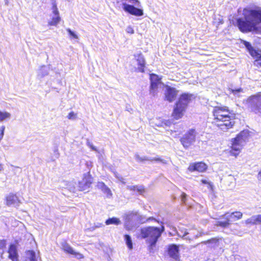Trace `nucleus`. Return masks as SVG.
<instances>
[{"instance_id": "obj_1", "label": "nucleus", "mask_w": 261, "mask_h": 261, "mask_svg": "<svg viewBox=\"0 0 261 261\" xmlns=\"http://www.w3.org/2000/svg\"><path fill=\"white\" fill-rule=\"evenodd\" d=\"M244 18H238L236 20V26L243 33L249 32L259 33L261 23V8L255 6L254 8H244L243 11Z\"/></svg>"}, {"instance_id": "obj_2", "label": "nucleus", "mask_w": 261, "mask_h": 261, "mask_svg": "<svg viewBox=\"0 0 261 261\" xmlns=\"http://www.w3.org/2000/svg\"><path fill=\"white\" fill-rule=\"evenodd\" d=\"M212 114L213 123L219 129L227 130L234 126L236 115L227 106H214Z\"/></svg>"}, {"instance_id": "obj_3", "label": "nucleus", "mask_w": 261, "mask_h": 261, "mask_svg": "<svg viewBox=\"0 0 261 261\" xmlns=\"http://www.w3.org/2000/svg\"><path fill=\"white\" fill-rule=\"evenodd\" d=\"M195 96L191 93H181L177 100L175 102L171 117L173 120H178L181 119L187 111L189 104L195 99Z\"/></svg>"}, {"instance_id": "obj_4", "label": "nucleus", "mask_w": 261, "mask_h": 261, "mask_svg": "<svg viewBox=\"0 0 261 261\" xmlns=\"http://www.w3.org/2000/svg\"><path fill=\"white\" fill-rule=\"evenodd\" d=\"M163 230L157 227L148 226L140 229V236L143 239H148L149 243L148 249L152 251L155 247L156 243L161 237Z\"/></svg>"}, {"instance_id": "obj_5", "label": "nucleus", "mask_w": 261, "mask_h": 261, "mask_svg": "<svg viewBox=\"0 0 261 261\" xmlns=\"http://www.w3.org/2000/svg\"><path fill=\"white\" fill-rule=\"evenodd\" d=\"M242 217L243 213L240 211L226 212L221 216L219 220L216 222V225L223 228H227L232 222L238 221Z\"/></svg>"}, {"instance_id": "obj_6", "label": "nucleus", "mask_w": 261, "mask_h": 261, "mask_svg": "<svg viewBox=\"0 0 261 261\" xmlns=\"http://www.w3.org/2000/svg\"><path fill=\"white\" fill-rule=\"evenodd\" d=\"M246 102L249 105L251 113L261 117V92L249 96L246 99Z\"/></svg>"}, {"instance_id": "obj_7", "label": "nucleus", "mask_w": 261, "mask_h": 261, "mask_svg": "<svg viewBox=\"0 0 261 261\" xmlns=\"http://www.w3.org/2000/svg\"><path fill=\"white\" fill-rule=\"evenodd\" d=\"M196 134L195 128H191L180 139V142L185 148H189L195 142Z\"/></svg>"}, {"instance_id": "obj_8", "label": "nucleus", "mask_w": 261, "mask_h": 261, "mask_svg": "<svg viewBox=\"0 0 261 261\" xmlns=\"http://www.w3.org/2000/svg\"><path fill=\"white\" fill-rule=\"evenodd\" d=\"M93 182V178L90 172L84 174L81 181H79L78 187L82 191L89 188Z\"/></svg>"}, {"instance_id": "obj_9", "label": "nucleus", "mask_w": 261, "mask_h": 261, "mask_svg": "<svg viewBox=\"0 0 261 261\" xmlns=\"http://www.w3.org/2000/svg\"><path fill=\"white\" fill-rule=\"evenodd\" d=\"M208 169V166L203 161L190 163L187 169L190 172L197 171L200 173L205 172Z\"/></svg>"}, {"instance_id": "obj_10", "label": "nucleus", "mask_w": 261, "mask_h": 261, "mask_svg": "<svg viewBox=\"0 0 261 261\" xmlns=\"http://www.w3.org/2000/svg\"><path fill=\"white\" fill-rule=\"evenodd\" d=\"M122 8L125 12L135 16H141L144 14L142 9L136 8L134 5L127 4L126 3L122 4Z\"/></svg>"}, {"instance_id": "obj_11", "label": "nucleus", "mask_w": 261, "mask_h": 261, "mask_svg": "<svg viewBox=\"0 0 261 261\" xmlns=\"http://www.w3.org/2000/svg\"><path fill=\"white\" fill-rule=\"evenodd\" d=\"M203 234V233L199 231L195 226L189 228L184 233V236H187V239L189 240L197 239L201 237Z\"/></svg>"}, {"instance_id": "obj_12", "label": "nucleus", "mask_w": 261, "mask_h": 261, "mask_svg": "<svg viewBox=\"0 0 261 261\" xmlns=\"http://www.w3.org/2000/svg\"><path fill=\"white\" fill-rule=\"evenodd\" d=\"M149 79L150 81V91L153 93H156L158 86L161 83V78L155 73H150Z\"/></svg>"}, {"instance_id": "obj_13", "label": "nucleus", "mask_w": 261, "mask_h": 261, "mask_svg": "<svg viewBox=\"0 0 261 261\" xmlns=\"http://www.w3.org/2000/svg\"><path fill=\"white\" fill-rule=\"evenodd\" d=\"M231 142L229 153L231 155L237 158L243 148V144H240L233 139H231Z\"/></svg>"}, {"instance_id": "obj_14", "label": "nucleus", "mask_w": 261, "mask_h": 261, "mask_svg": "<svg viewBox=\"0 0 261 261\" xmlns=\"http://www.w3.org/2000/svg\"><path fill=\"white\" fill-rule=\"evenodd\" d=\"M178 91L173 87L167 86L165 93V99L169 102H173L176 98Z\"/></svg>"}, {"instance_id": "obj_15", "label": "nucleus", "mask_w": 261, "mask_h": 261, "mask_svg": "<svg viewBox=\"0 0 261 261\" xmlns=\"http://www.w3.org/2000/svg\"><path fill=\"white\" fill-rule=\"evenodd\" d=\"M62 250L66 253L74 255L78 259H82L84 256L82 254L74 251L73 248L66 242H64L61 244Z\"/></svg>"}, {"instance_id": "obj_16", "label": "nucleus", "mask_w": 261, "mask_h": 261, "mask_svg": "<svg viewBox=\"0 0 261 261\" xmlns=\"http://www.w3.org/2000/svg\"><path fill=\"white\" fill-rule=\"evenodd\" d=\"M134 57L138 62V68L136 69V71L142 73L144 72L146 62L143 55L141 53H140L137 55H134Z\"/></svg>"}, {"instance_id": "obj_17", "label": "nucleus", "mask_w": 261, "mask_h": 261, "mask_svg": "<svg viewBox=\"0 0 261 261\" xmlns=\"http://www.w3.org/2000/svg\"><path fill=\"white\" fill-rule=\"evenodd\" d=\"M8 253L9 259L12 261H19V255L15 245L11 244L9 245Z\"/></svg>"}, {"instance_id": "obj_18", "label": "nucleus", "mask_w": 261, "mask_h": 261, "mask_svg": "<svg viewBox=\"0 0 261 261\" xmlns=\"http://www.w3.org/2000/svg\"><path fill=\"white\" fill-rule=\"evenodd\" d=\"M249 137V132L247 130H243L241 131L238 134H237L234 138L236 141L239 143L240 144H243L248 141Z\"/></svg>"}, {"instance_id": "obj_19", "label": "nucleus", "mask_w": 261, "mask_h": 261, "mask_svg": "<svg viewBox=\"0 0 261 261\" xmlns=\"http://www.w3.org/2000/svg\"><path fill=\"white\" fill-rule=\"evenodd\" d=\"M168 253L170 257L178 260L179 259V249L176 245L172 244L169 246Z\"/></svg>"}, {"instance_id": "obj_20", "label": "nucleus", "mask_w": 261, "mask_h": 261, "mask_svg": "<svg viewBox=\"0 0 261 261\" xmlns=\"http://www.w3.org/2000/svg\"><path fill=\"white\" fill-rule=\"evenodd\" d=\"M242 43L245 45L250 55L252 57L258 55V50L255 49L249 42L243 40Z\"/></svg>"}, {"instance_id": "obj_21", "label": "nucleus", "mask_w": 261, "mask_h": 261, "mask_svg": "<svg viewBox=\"0 0 261 261\" xmlns=\"http://www.w3.org/2000/svg\"><path fill=\"white\" fill-rule=\"evenodd\" d=\"M18 201V197L14 194H10L6 198V203L8 206L15 203Z\"/></svg>"}, {"instance_id": "obj_22", "label": "nucleus", "mask_w": 261, "mask_h": 261, "mask_svg": "<svg viewBox=\"0 0 261 261\" xmlns=\"http://www.w3.org/2000/svg\"><path fill=\"white\" fill-rule=\"evenodd\" d=\"M128 189L130 191H132L134 192H137L140 194H143L145 192V189L143 186H132L128 187Z\"/></svg>"}, {"instance_id": "obj_23", "label": "nucleus", "mask_w": 261, "mask_h": 261, "mask_svg": "<svg viewBox=\"0 0 261 261\" xmlns=\"http://www.w3.org/2000/svg\"><path fill=\"white\" fill-rule=\"evenodd\" d=\"M97 186L104 193H107L108 195H112L110 189L103 182H98Z\"/></svg>"}, {"instance_id": "obj_24", "label": "nucleus", "mask_w": 261, "mask_h": 261, "mask_svg": "<svg viewBox=\"0 0 261 261\" xmlns=\"http://www.w3.org/2000/svg\"><path fill=\"white\" fill-rule=\"evenodd\" d=\"M105 223L107 225L110 224H114L116 225H118L121 223V221L119 218H117L116 217H112L108 219L106 221Z\"/></svg>"}, {"instance_id": "obj_25", "label": "nucleus", "mask_w": 261, "mask_h": 261, "mask_svg": "<svg viewBox=\"0 0 261 261\" xmlns=\"http://www.w3.org/2000/svg\"><path fill=\"white\" fill-rule=\"evenodd\" d=\"M219 242V239L217 238H213L211 239H210L205 241L204 242V244H211L213 245V247H216L218 245V243Z\"/></svg>"}, {"instance_id": "obj_26", "label": "nucleus", "mask_w": 261, "mask_h": 261, "mask_svg": "<svg viewBox=\"0 0 261 261\" xmlns=\"http://www.w3.org/2000/svg\"><path fill=\"white\" fill-rule=\"evenodd\" d=\"M124 241L125 242V243L127 245V248L129 249H132L133 248V243L132 241V239L129 235L128 234H125L124 236Z\"/></svg>"}, {"instance_id": "obj_27", "label": "nucleus", "mask_w": 261, "mask_h": 261, "mask_svg": "<svg viewBox=\"0 0 261 261\" xmlns=\"http://www.w3.org/2000/svg\"><path fill=\"white\" fill-rule=\"evenodd\" d=\"M61 18L59 16H55L53 17L51 20L48 22V24L49 25H56L60 21Z\"/></svg>"}, {"instance_id": "obj_28", "label": "nucleus", "mask_w": 261, "mask_h": 261, "mask_svg": "<svg viewBox=\"0 0 261 261\" xmlns=\"http://www.w3.org/2000/svg\"><path fill=\"white\" fill-rule=\"evenodd\" d=\"M253 58H255L254 65L257 67H261V55L258 53V55L256 56L253 57Z\"/></svg>"}, {"instance_id": "obj_29", "label": "nucleus", "mask_w": 261, "mask_h": 261, "mask_svg": "<svg viewBox=\"0 0 261 261\" xmlns=\"http://www.w3.org/2000/svg\"><path fill=\"white\" fill-rule=\"evenodd\" d=\"M10 116V114L8 112H2L0 111V121H3L7 118H9Z\"/></svg>"}, {"instance_id": "obj_30", "label": "nucleus", "mask_w": 261, "mask_h": 261, "mask_svg": "<svg viewBox=\"0 0 261 261\" xmlns=\"http://www.w3.org/2000/svg\"><path fill=\"white\" fill-rule=\"evenodd\" d=\"M256 216H253L252 218L246 220L245 222L247 224H252V225L256 224L257 223H258V221L256 220Z\"/></svg>"}, {"instance_id": "obj_31", "label": "nucleus", "mask_w": 261, "mask_h": 261, "mask_svg": "<svg viewBox=\"0 0 261 261\" xmlns=\"http://www.w3.org/2000/svg\"><path fill=\"white\" fill-rule=\"evenodd\" d=\"M149 161H151V162L154 161V162H161L164 164L166 163V161L164 160L161 159L160 157H156V158H152V159H149Z\"/></svg>"}, {"instance_id": "obj_32", "label": "nucleus", "mask_w": 261, "mask_h": 261, "mask_svg": "<svg viewBox=\"0 0 261 261\" xmlns=\"http://www.w3.org/2000/svg\"><path fill=\"white\" fill-rule=\"evenodd\" d=\"M6 240L5 239L0 240V250H4L6 247Z\"/></svg>"}, {"instance_id": "obj_33", "label": "nucleus", "mask_w": 261, "mask_h": 261, "mask_svg": "<svg viewBox=\"0 0 261 261\" xmlns=\"http://www.w3.org/2000/svg\"><path fill=\"white\" fill-rule=\"evenodd\" d=\"M136 159H137V160L138 162H140L146 161H149V159L148 158H147L146 157L142 158V157H140L138 154L136 155Z\"/></svg>"}, {"instance_id": "obj_34", "label": "nucleus", "mask_w": 261, "mask_h": 261, "mask_svg": "<svg viewBox=\"0 0 261 261\" xmlns=\"http://www.w3.org/2000/svg\"><path fill=\"white\" fill-rule=\"evenodd\" d=\"M76 117V114L74 113L73 111L70 112L67 118L68 119H73Z\"/></svg>"}, {"instance_id": "obj_35", "label": "nucleus", "mask_w": 261, "mask_h": 261, "mask_svg": "<svg viewBox=\"0 0 261 261\" xmlns=\"http://www.w3.org/2000/svg\"><path fill=\"white\" fill-rule=\"evenodd\" d=\"M67 32H68L69 34L73 38L75 39H77L78 37L73 32H72L70 29H68L67 30Z\"/></svg>"}, {"instance_id": "obj_36", "label": "nucleus", "mask_w": 261, "mask_h": 261, "mask_svg": "<svg viewBox=\"0 0 261 261\" xmlns=\"http://www.w3.org/2000/svg\"><path fill=\"white\" fill-rule=\"evenodd\" d=\"M122 1H128V2L133 3L134 5H139L140 3L139 0H121Z\"/></svg>"}, {"instance_id": "obj_37", "label": "nucleus", "mask_w": 261, "mask_h": 261, "mask_svg": "<svg viewBox=\"0 0 261 261\" xmlns=\"http://www.w3.org/2000/svg\"><path fill=\"white\" fill-rule=\"evenodd\" d=\"M5 129V127L4 126H2L1 127V129H0V130H1V133H0V141L2 140V139L3 138V136H4V133Z\"/></svg>"}, {"instance_id": "obj_38", "label": "nucleus", "mask_w": 261, "mask_h": 261, "mask_svg": "<svg viewBox=\"0 0 261 261\" xmlns=\"http://www.w3.org/2000/svg\"><path fill=\"white\" fill-rule=\"evenodd\" d=\"M186 197H187V194L185 193L182 192L181 194V201L184 202H185L186 201Z\"/></svg>"}, {"instance_id": "obj_39", "label": "nucleus", "mask_w": 261, "mask_h": 261, "mask_svg": "<svg viewBox=\"0 0 261 261\" xmlns=\"http://www.w3.org/2000/svg\"><path fill=\"white\" fill-rule=\"evenodd\" d=\"M201 182L203 184H205V185H209L211 187H212L213 186V185L211 182H208L207 181V180H206L205 179H201Z\"/></svg>"}, {"instance_id": "obj_40", "label": "nucleus", "mask_w": 261, "mask_h": 261, "mask_svg": "<svg viewBox=\"0 0 261 261\" xmlns=\"http://www.w3.org/2000/svg\"><path fill=\"white\" fill-rule=\"evenodd\" d=\"M241 91H242V89L241 88H239V89H233V90H231L232 93H233V94H236L237 92H241Z\"/></svg>"}, {"instance_id": "obj_41", "label": "nucleus", "mask_w": 261, "mask_h": 261, "mask_svg": "<svg viewBox=\"0 0 261 261\" xmlns=\"http://www.w3.org/2000/svg\"><path fill=\"white\" fill-rule=\"evenodd\" d=\"M256 221H258V223H261V214L256 215Z\"/></svg>"}, {"instance_id": "obj_42", "label": "nucleus", "mask_w": 261, "mask_h": 261, "mask_svg": "<svg viewBox=\"0 0 261 261\" xmlns=\"http://www.w3.org/2000/svg\"><path fill=\"white\" fill-rule=\"evenodd\" d=\"M53 13L55 14V16H59V13L58 9H56L53 11Z\"/></svg>"}, {"instance_id": "obj_43", "label": "nucleus", "mask_w": 261, "mask_h": 261, "mask_svg": "<svg viewBox=\"0 0 261 261\" xmlns=\"http://www.w3.org/2000/svg\"><path fill=\"white\" fill-rule=\"evenodd\" d=\"M127 32L129 34H133L134 33V31L132 28H128Z\"/></svg>"}, {"instance_id": "obj_44", "label": "nucleus", "mask_w": 261, "mask_h": 261, "mask_svg": "<svg viewBox=\"0 0 261 261\" xmlns=\"http://www.w3.org/2000/svg\"><path fill=\"white\" fill-rule=\"evenodd\" d=\"M257 178L258 180L261 181V169L259 170V171L258 173Z\"/></svg>"}, {"instance_id": "obj_45", "label": "nucleus", "mask_w": 261, "mask_h": 261, "mask_svg": "<svg viewBox=\"0 0 261 261\" xmlns=\"http://www.w3.org/2000/svg\"><path fill=\"white\" fill-rule=\"evenodd\" d=\"M52 9H53V11L58 9L57 6L56 4H53Z\"/></svg>"}, {"instance_id": "obj_46", "label": "nucleus", "mask_w": 261, "mask_h": 261, "mask_svg": "<svg viewBox=\"0 0 261 261\" xmlns=\"http://www.w3.org/2000/svg\"><path fill=\"white\" fill-rule=\"evenodd\" d=\"M3 170V165L0 163V171Z\"/></svg>"}, {"instance_id": "obj_47", "label": "nucleus", "mask_w": 261, "mask_h": 261, "mask_svg": "<svg viewBox=\"0 0 261 261\" xmlns=\"http://www.w3.org/2000/svg\"><path fill=\"white\" fill-rule=\"evenodd\" d=\"M167 122L169 123V124H168V125H169L170 124V123H170V122L169 121H167ZM166 124H167V123H166Z\"/></svg>"}, {"instance_id": "obj_48", "label": "nucleus", "mask_w": 261, "mask_h": 261, "mask_svg": "<svg viewBox=\"0 0 261 261\" xmlns=\"http://www.w3.org/2000/svg\"><path fill=\"white\" fill-rule=\"evenodd\" d=\"M148 219H149V220H153V219H154L152 217V218H149Z\"/></svg>"}, {"instance_id": "obj_49", "label": "nucleus", "mask_w": 261, "mask_h": 261, "mask_svg": "<svg viewBox=\"0 0 261 261\" xmlns=\"http://www.w3.org/2000/svg\"><path fill=\"white\" fill-rule=\"evenodd\" d=\"M3 253H4V252L2 253L1 256H2V255L3 254Z\"/></svg>"}]
</instances>
